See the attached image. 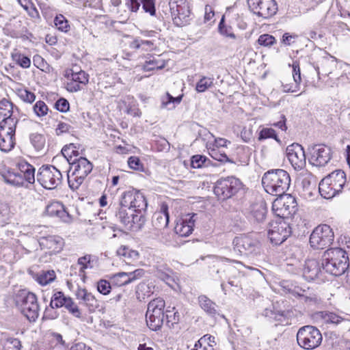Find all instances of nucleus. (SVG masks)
Instances as JSON below:
<instances>
[{"label": "nucleus", "instance_id": "39448f33", "mask_svg": "<svg viewBox=\"0 0 350 350\" xmlns=\"http://www.w3.org/2000/svg\"><path fill=\"white\" fill-rule=\"evenodd\" d=\"M165 301L161 298L154 299L148 304L146 320L148 327L153 330H159L165 318Z\"/></svg>", "mask_w": 350, "mask_h": 350}, {"label": "nucleus", "instance_id": "b1692460", "mask_svg": "<svg viewBox=\"0 0 350 350\" xmlns=\"http://www.w3.org/2000/svg\"><path fill=\"white\" fill-rule=\"evenodd\" d=\"M16 166L18 172L21 173L22 178L23 179V185L25 183H33L35 182V167L27 163L25 160H20L18 161Z\"/></svg>", "mask_w": 350, "mask_h": 350}, {"label": "nucleus", "instance_id": "4468645a", "mask_svg": "<svg viewBox=\"0 0 350 350\" xmlns=\"http://www.w3.org/2000/svg\"><path fill=\"white\" fill-rule=\"evenodd\" d=\"M120 204L133 209L134 211H146L148 206L143 193L133 189L122 194Z\"/></svg>", "mask_w": 350, "mask_h": 350}, {"label": "nucleus", "instance_id": "0e129e2a", "mask_svg": "<svg viewBox=\"0 0 350 350\" xmlns=\"http://www.w3.org/2000/svg\"><path fill=\"white\" fill-rule=\"evenodd\" d=\"M19 97L25 102L31 103L36 99L34 93L27 90H23L19 92Z\"/></svg>", "mask_w": 350, "mask_h": 350}, {"label": "nucleus", "instance_id": "dca6fc26", "mask_svg": "<svg viewBox=\"0 0 350 350\" xmlns=\"http://www.w3.org/2000/svg\"><path fill=\"white\" fill-rule=\"evenodd\" d=\"M310 163L317 167H323L331 160V148L325 144H315L308 148Z\"/></svg>", "mask_w": 350, "mask_h": 350}, {"label": "nucleus", "instance_id": "13d9d810", "mask_svg": "<svg viewBox=\"0 0 350 350\" xmlns=\"http://www.w3.org/2000/svg\"><path fill=\"white\" fill-rule=\"evenodd\" d=\"M111 282L106 280H100L97 282V290L98 291L104 295H108L111 292Z\"/></svg>", "mask_w": 350, "mask_h": 350}, {"label": "nucleus", "instance_id": "864d4df0", "mask_svg": "<svg viewBox=\"0 0 350 350\" xmlns=\"http://www.w3.org/2000/svg\"><path fill=\"white\" fill-rule=\"evenodd\" d=\"M33 111L38 117H42L47 114L49 108L45 103L42 100H38L33 105Z\"/></svg>", "mask_w": 350, "mask_h": 350}, {"label": "nucleus", "instance_id": "6e6552de", "mask_svg": "<svg viewBox=\"0 0 350 350\" xmlns=\"http://www.w3.org/2000/svg\"><path fill=\"white\" fill-rule=\"evenodd\" d=\"M334 234L332 229L327 224L316 227L310 237V245L316 250H323L330 246L334 241Z\"/></svg>", "mask_w": 350, "mask_h": 350}, {"label": "nucleus", "instance_id": "774afa93", "mask_svg": "<svg viewBox=\"0 0 350 350\" xmlns=\"http://www.w3.org/2000/svg\"><path fill=\"white\" fill-rule=\"evenodd\" d=\"M293 77L295 82L301 81V71L299 68V64L297 62H294L293 65Z\"/></svg>", "mask_w": 350, "mask_h": 350}, {"label": "nucleus", "instance_id": "20e7f679", "mask_svg": "<svg viewBox=\"0 0 350 350\" xmlns=\"http://www.w3.org/2000/svg\"><path fill=\"white\" fill-rule=\"evenodd\" d=\"M14 301L21 313L30 322L36 321L39 316L40 306L34 293L21 290L16 294Z\"/></svg>", "mask_w": 350, "mask_h": 350}, {"label": "nucleus", "instance_id": "423d86ee", "mask_svg": "<svg viewBox=\"0 0 350 350\" xmlns=\"http://www.w3.org/2000/svg\"><path fill=\"white\" fill-rule=\"evenodd\" d=\"M232 245L234 251L239 256H254L260 253V242L252 234L236 237Z\"/></svg>", "mask_w": 350, "mask_h": 350}, {"label": "nucleus", "instance_id": "f257e3e1", "mask_svg": "<svg viewBox=\"0 0 350 350\" xmlns=\"http://www.w3.org/2000/svg\"><path fill=\"white\" fill-rule=\"evenodd\" d=\"M291 178L288 173L282 169L269 170L262 178V185L267 193L281 196L289 188Z\"/></svg>", "mask_w": 350, "mask_h": 350}, {"label": "nucleus", "instance_id": "2f4dec72", "mask_svg": "<svg viewBox=\"0 0 350 350\" xmlns=\"http://www.w3.org/2000/svg\"><path fill=\"white\" fill-rule=\"evenodd\" d=\"M116 253L119 256L122 258L123 261L127 265H131L133 262L138 260L139 256L137 251L131 250L125 245L120 247Z\"/></svg>", "mask_w": 350, "mask_h": 350}, {"label": "nucleus", "instance_id": "cd10ccee", "mask_svg": "<svg viewBox=\"0 0 350 350\" xmlns=\"http://www.w3.org/2000/svg\"><path fill=\"white\" fill-rule=\"evenodd\" d=\"M135 211L129 207H125L120 204V206L116 212L115 216L116 219L127 229L132 228L131 224V219Z\"/></svg>", "mask_w": 350, "mask_h": 350}, {"label": "nucleus", "instance_id": "58836bf2", "mask_svg": "<svg viewBox=\"0 0 350 350\" xmlns=\"http://www.w3.org/2000/svg\"><path fill=\"white\" fill-rule=\"evenodd\" d=\"M64 159L69 164L71 161H73V157H76L79 155L78 150L77 146L74 144H70L63 147L61 151Z\"/></svg>", "mask_w": 350, "mask_h": 350}, {"label": "nucleus", "instance_id": "6ab92c4d", "mask_svg": "<svg viewBox=\"0 0 350 350\" xmlns=\"http://www.w3.org/2000/svg\"><path fill=\"white\" fill-rule=\"evenodd\" d=\"M66 77L70 81L67 82L66 88L70 92H77L81 90V85H85L89 81V75L83 70L68 72Z\"/></svg>", "mask_w": 350, "mask_h": 350}, {"label": "nucleus", "instance_id": "9d476101", "mask_svg": "<svg viewBox=\"0 0 350 350\" xmlns=\"http://www.w3.org/2000/svg\"><path fill=\"white\" fill-rule=\"evenodd\" d=\"M62 180L61 172L53 165H42L37 174V181L47 189H55Z\"/></svg>", "mask_w": 350, "mask_h": 350}, {"label": "nucleus", "instance_id": "09e8293b", "mask_svg": "<svg viewBox=\"0 0 350 350\" xmlns=\"http://www.w3.org/2000/svg\"><path fill=\"white\" fill-rule=\"evenodd\" d=\"M183 96H178L177 97H173L170 94H167V100H162L161 107H167L168 109H172L175 107L174 103L178 104L182 100Z\"/></svg>", "mask_w": 350, "mask_h": 350}, {"label": "nucleus", "instance_id": "bb28decb", "mask_svg": "<svg viewBox=\"0 0 350 350\" xmlns=\"http://www.w3.org/2000/svg\"><path fill=\"white\" fill-rule=\"evenodd\" d=\"M4 181L13 186L21 187L23 185V179L21 173L13 169H4L1 172Z\"/></svg>", "mask_w": 350, "mask_h": 350}, {"label": "nucleus", "instance_id": "49530a36", "mask_svg": "<svg viewBox=\"0 0 350 350\" xmlns=\"http://www.w3.org/2000/svg\"><path fill=\"white\" fill-rule=\"evenodd\" d=\"M12 58L17 64L23 68H28L31 66L30 59L20 53L12 54Z\"/></svg>", "mask_w": 350, "mask_h": 350}, {"label": "nucleus", "instance_id": "c03bdc74", "mask_svg": "<svg viewBox=\"0 0 350 350\" xmlns=\"http://www.w3.org/2000/svg\"><path fill=\"white\" fill-rule=\"evenodd\" d=\"M172 270L167 267L166 265H160L157 267L156 275L163 281H166L171 278Z\"/></svg>", "mask_w": 350, "mask_h": 350}, {"label": "nucleus", "instance_id": "a878e982", "mask_svg": "<svg viewBox=\"0 0 350 350\" xmlns=\"http://www.w3.org/2000/svg\"><path fill=\"white\" fill-rule=\"evenodd\" d=\"M319 190L321 196L325 199L332 198L340 192L336 187L333 185L332 182L327 177L321 180L319 185Z\"/></svg>", "mask_w": 350, "mask_h": 350}, {"label": "nucleus", "instance_id": "c756f323", "mask_svg": "<svg viewBox=\"0 0 350 350\" xmlns=\"http://www.w3.org/2000/svg\"><path fill=\"white\" fill-rule=\"evenodd\" d=\"M287 201L284 202L281 207H277V213L276 214L279 216V218L288 217L289 215L294 214L297 210L296 208V202L295 198H293L291 196H288L286 198Z\"/></svg>", "mask_w": 350, "mask_h": 350}, {"label": "nucleus", "instance_id": "69168bd1", "mask_svg": "<svg viewBox=\"0 0 350 350\" xmlns=\"http://www.w3.org/2000/svg\"><path fill=\"white\" fill-rule=\"evenodd\" d=\"M55 107L61 112H66L69 110L70 105L66 98H61L55 102Z\"/></svg>", "mask_w": 350, "mask_h": 350}, {"label": "nucleus", "instance_id": "ddd939ff", "mask_svg": "<svg viewBox=\"0 0 350 350\" xmlns=\"http://www.w3.org/2000/svg\"><path fill=\"white\" fill-rule=\"evenodd\" d=\"M250 10L256 16L268 19L278 12V4L275 0H247Z\"/></svg>", "mask_w": 350, "mask_h": 350}, {"label": "nucleus", "instance_id": "aec40b11", "mask_svg": "<svg viewBox=\"0 0 350 350\" xmlns=\"http://www.w3.org/2000/svg\"><path fill=\"white\" fill-rule=\"evenodd\" d=\"M38 242L42 250H48L53 254L60 252L64 245V239L59 236L42 237Z\"/></svg>", "mask_w": 350, "mask_h": 350}, {"label": "nucleus", "instance_id": "338daca9", "mask_svg": "<svg viewBox=\"0 0 350 350\" xmlns=\"http://www.w3.org/2000/svg\"><path fill=\"white\" fill-rule=\"evenodd\" d=\"M55 308H51L50 306L46 307L44 312V318L46 319L53 320L59 317V313L55 310Z\"/></svg>", "mask_w": 350, "mask_h": 350}, {"label": "nucleus", "instance_id": "e2e57ef3", "mask_svg": "<svg viewBox=\"0 0 350 350\" xmlns=\"http://www.w3.org/2000/svg\"><path fill=\"white\" fill-rule=\"evenodd\" d=\"M299 82H295L293 81V83H282V91L284 92H296L299 90Z\"/></svg>", "mask_w": 350, "mask_h": 350}, {"label": "nucleus", "instance_id": "f704fd0d", "mask_svg": "<svg viewBox=\"0 0 350 350\" xmlns=\"http://www.w3.org/2000/svg\"><path fill=\"white\" fill-rule=\"evenodd\" d=\"M165 66V62L161 59H157L154 57L150 55L145 61L142 69L144 71H152L155 69L161 70Z\"/></svg>", "mask_w": 350, "mask_h": 350}, {"label": "nucleus", "instance_id": "680f3d73", "mask_svg": "<svg viewBox=\"0 0 350 350\" xmlns=\"http://www.w3.org/2000/svg\"><path fill=\"white\" fill-rule=\"evenodd\" d=\"M92 256L90 254L85 255L84 256L80 257L78 259V264L81 265V268L79 269V272L84 273L85 269L92 267V266L90 265L91 262Z\"/></svg>", "mask_w": 350, "mask_h": 350}, {"label": "nucleus", "instance_id": "a211bd4d", "mask_svg": "<svg viewBox=\"0 0 350 350\" xmlns=\"http://www.w3.org/2000/svg\"><path fill=\"white\" fill-rule=\"evenodd\" d=\"M16 126L12 120H8V124L5 126L0 127V150L3 152H8L14 148V135Z\"/></svg>", "mask_w": 350, "mask_h": 350}, {"label": "nucleus", "instance_id": "c9c22d12", "mask_svg": "<svg viewBox=\"0 0 350 350\" xmlns=\"http://www.w3.org/2000/svg\"><path fill=\"white\" fill-rule=\"evenodd\" d=\"M70 298V297L65 296L62 291L55 292L51 297L50 306L56 308L65 307L67 301H68Z\"/></svg>", "mask_w": 350, "mask_h": 350}, {"label": "nucleus", "instance_id": "de8ad7c7", "mask_svg": "<svg viewBox=\"0 0 350 350\" xmlns=\"http://www.w3.org/2000/svg\"><path fill=\"white\" fill-rule=\"evenodd\" d=\"M213 85V78L203 77L197 83L196 90L198 92H204Z\"/></svg>", "mask_w": 350, "mask_h": 350}, {"label": "nucleus", "instance_id": "f03ea898", "mask_svg": "<svg viewBox=\"0 0 350 350\" xmlns=\"http://www.w3.org/2000/svg\"><path fill=\"white\" fill-rule=\"evenodd\" d=\"M321 261L323 270L331 275L340 276L347 269L349 257L347 252L341 248H329L324 252Z\"/></svg>", "mask_w": 350, "mask_h": 350}, {"label": "nucleus", "instance_id": "1a4fd4ad", "mask_svg": "<svg viewBox=\"0 0 350 350\" xmlns=\"http://www.w3.org/2000/svg\"><path fill=\"white\" fill-rule=\"evenodd\" d=\"M242 187L241 180L234 176H228L218 180L214 187L215 194L222 200L235 195Z\"/></svg>", "mask_w": 350, "mask_h": 350}, {"label": "nucleus", "instance_id": "4be33fe9", "mask_svg": "<svg viewBox=\"0 0 350 350\" xmlns=\"http://www.w3.org/2000/svg\"><path fill=\"white\" fill-rule=\"evenodd\" d=\"M196 214L187 215L180 220L175 226V232L180 237H188L193 230Z\"/></svg>", "mask_w": 350, "mask_h": 350}, {"label": "nucleus", "instance_id": "412c9836", "mask_svg": "<svg viewBox=\"0 0 350 350\" xmlns=\"http://www.w3.org/2000/svg\"><path fill=\"white\" fill-rule=\"evenodd\" d=\"M321 262L316 259H308L305 261L303 276L308 281L318 278L323 273Z\"/></svg>", "mask_w": 350, "mask_h": 350}, {"label": "nucleus", "instance_id": "4c0bfd02", "mask_svg": "<svg viewBox=\"0 0 350 350\" xmlns=\"http://www.w3.org/2000/svg\"><path fill=\"white\" fill-rule=\"evenodd\" d=\"M266 213L267 208L262 204H255L252 207L251 217L254 221L258 223H261L264 221Z\"/></svg>", "mask_w": 350, "mask_h": 350}, {"label": "nucleus", "instance_id": "bf43d9fd", "mask_svg": "<svg viewBox=\"0 0 350 350\" xmlns=\"http://www.w3.org/2000/svg\"><path fill=\"white\" fill-rule=\"evenodd\" d=\"M276 42L275 38L269 34L260 35L258 39V43L264 46H271Z\"/></svg>", "mask_w": 350, "mask_h": 350}, {"label": "nucleus", "instance_id": "e433bc0d", "mask_svg": "<svg viewBox=\"0 0 350 350\" xmlns=\"http://www.w3.org/2000/svg\"><path fill=\"white\" fill-rule=\"evenodd\" d=\"M145 212L146 211H135L130 221L131 224H132V228L130 230H138L144 226L146 221L144 214Z\"/></svg>", "mask_w": 350, "mask_h": 350}, {"label": "nucleus", "instance_id": "0eeeda50", "mask_svg": "<svg viewBox=\"0 0 350 350\" xmlns=\"http://www.w3.org/2000/svg\"><path fill=\"white\" fill-rule=\"evenodd\" d=\"M297 340L301 347L305 349H313L321 345L322 335L316 327L306 325L298 330Z\"/></svg>", "mask_w": 350, "mask_h": 350}, {"label": "nucleus", "instance_id": "6e6d98bb", "mask_svg": "<svg viewBox=\"0 0 350 350\" xmlns=\"http://www.w3.org/2000/svg\"><path fill=\"white\" fill-rule=\"evenodd\" d=\"M64 308L74 317L77 318L81 317V311L71 297L68 299V301H67V304Z\"/></svg>", "mask_w": 350, "mask_h": 350}, {"label": "nucleus", "instance_id": "8fccbe9b", "mask_svg": "<svg viewBox=\"0 0 350 350\" xmlns=\"http://www.w3.org/2000/svg\"><path fill=\"white\" fill-rule=\"evenodd\" d=\"M218 29H219V32L221 35H223L226 37H229L230 38H233V39L236 38V36L232 31V27L230 26H226L224 24V16H222V18L219 23Z\"/></svg>", "mask_w": 350, "mask_h": 350}, {"label": "nucleus", "instance_id": "2eb2a0df", "mask_svg": "<svg viewBox=\"0 0 350 350\" xmlns=\"http://www.w3.org/2000/svg\"><path fill=\"white\" fill-rule=\"evenodd\" d=\"M169 218L167 207V206H163L161 211L154 213L152 219V226L156 231L154 234L165 241L170 240V235L168 233L167 228Z\"/></svg>", "mask_w": 350, "mask_h": 350}, {"label": "nucleus", "instance_id": "052dcab7", "mask_svg": "<svg viewBox=\"0 0 350 350\" xmlns=\"http://www.w3.org/2000/svg\"><path fill=\"white\" fill-rule=\"evenodd\" d=\"M127 274L128 283H132L135 280L141 279L145 274V271L142 269H137L133 271L126 272Z\"/></svg>", "mask_w": 350, "mask_h": 350}, {"label": "nucleus", "instance_id": "393cba45", "mask_svg": "<svg viewBox=\"0 0 350 350\" xmlns=\"http://www.w3.org/2000/svg\"><path fill=\"white\" fill-rule=\"evenodd\" d=\"M335 66V59L333 56H324L317 64L313 63L312 66L317 72L319 79H320V69L325 75H328L332 72L333 67Z\"/></svg>", "mask_w": 350, "mask_h": 350}, {"label": "nucleus", "instance_id": "c85d7f7f", "mask_svg": "<svg viewBox=\"0 0 350 350\" xmlns=\"http://www.w3.org/2000/svg\"><path fill=\"white\" fill-rule=\"evenodd\" d=\"M28 273L34 280L42 286H45L52 282L56 277L55 273L53 270L41 271L38 273H35L32 270H29Z\"/></svg>", "mask_w": 350, "mask_h": 350}, {"label": "nucleus", "instance_id": "603ef678", "mask_svg": "<svg viewBox=\"0 0 350 350\" xmlns=\"http://www.w3.org/2000/svg\"><path fill=\"white\" fill-rule=\"evenodd\" d=\"M322 317L325 323L338 325L343 321V319L334 312H325Z\"/></svg>", "mask_w": 350, "mask_h": 350}, {"label": "nucleus", "instance_id": "a19ab883", "mask_svg": "<svg viewBox=\"0 0 350 350\" xmlns=\"http://www.w3.org/2000/svg\"><path fill=\"white\" fill-rule=\"evenodd\" d=\"M31 144L37 151L42 150L45 145V137L39 133H31L29 136Z\"/></svg>", "mask_w": 350, "mask_h": 350}, {"label": "nucleus", "instance_id": "ea45409f", "mask_svg": "<svg viewBox=\"0 0 350 350\" xmlns=\"http://www.w3.org/2000/svg\"><path fill=\"white\" fill-rule=\"evenodd\" d=\"M109 278L111 284L114 286H122L129 284L127 274L124 271L111 274Z\"/></svg>", "mask_w": 350, "mask_h": 350}, {"label": "nucleus", "instance_id": "5fc2aeb1", "mask_svg": "<svg viewBox=\"0 0 350 350\" xmlns=\"http://www.w3.org/2000/svg\"><path fill=\"white\" fill-rule=\"evenodd\" d=\"M62 206V203H60L59 202H53L46 206V209H45V213L49 216L57 217Z\"/></svg>", "mask_w": 350, "mask_h": 350}, {"label": "nucleus", "instance_id": "5701e85b", "mask_svg": "<svg viewBox=\"0 0 350 350\" xmlns=\"http://www.w3.org/2000/svg\"><path fill=\"white\" fill-rule=\"evenodd\" d=\"M75 295L77 299L86 306L90 312H94L99 307V303L94 295L85 288L78 287Z\"/></svg>", "mask_w": 350, "mask_h": 350}, {"label": "nucleus", "instance_id": "473e14b6", "mask_svg": "<svg viewBox=\"0 0 350 350\" xmlns=\"http://www.w3.org/2000/svg\"><path fill=\"white\" fill-rule=\"evenodd\" d=\"M288 312L282 310H275L271 308H266L263 312V315L275 321L288 323Z\"/></svg>", "mask_w": 350, "mask_h": 350}, {"label": "nucleus", "instance_id": "4d7b16f0", "mask_svg": "<svg viewBox=\"0 0 350 350\" xmlns=\"http://www.w3.org/2000/svg\"><path fill=\"white\" fill-rule=\"evenodd\" d=\"M211 157L218 161L226 163L231 162L226 153L221 152L219 149L213 148L209 152Z\"/></svg>", "mask_w": 350, "mask_h": 350}, {"label": "nucleus", "instance_id": "9b49d317", "mask_svg": "<svg viewBox=\"0 0 350 350\" xmlns=\"http://www.w3.org/2000/svg\"><path fill=\"white\" fill-rule=\"evenodd\" d=\"M170 7L174 24L183 27L189 23L191 10L187 0H174L170 2Z\"/></svg>", "mask_w": 350, "mask_h": 350}, {"label": "nucleus", "instance_id": "f3484780", "mask_svg": "<svg viewBox=\"0 0 350 350\" xmlns=\"http://www.w3.org/2000/svg\"><path fill=\"white\" fill-rule=\"evenodd\" d=\"M287 158L295 170H301L306 165V155L304 148L298 144H293L287 146Z\"/></svg>", "mask_w": 350, "mask_h": 350}, {"label": "nucleus", "instance_id": "79ce46f5", "mask_svg": "<svg viewBox=\"0 0 350 350\" xmlns=\"http://www.w3.org/2000/svg\"><path fill=\"white\" fill-rule=\"evenodd\" d=\"M54 24L56 28L61 31L68 32L70 30L68 21L62 14H58L55 16Z\"/></svg>", "mask_w": 350, "mask_h": 350}, {"label": "nucleus", "instance_id": "a18cd8bd", "mask_svg": "<svg viewBox=\"0 0 350 350\" xmlns=\"http://www.w3.org/2000/svg\"><path fill=\"white\" fill-rule=\"evenodd\" d=\"M139 3V8L142 5L145 12L149 13L150 16L156 14L155 0H135Z\"/></svg>", "mask_w": 350, "mask_h": 350}, {"label": "nucleus", "instance_id": "f8f14e48", "mask_svg": "<svg viewBox=\"0 0 350 350\" xmlns=\"http://www.w3.org/2000/svg\"><path fill=\"white\" fill-rule=\"evenodd\" d=\"M291 234V228L282 218H278L269 223L268 237L271 242L278 245L282 244Z\"/></svg>", "mask_w": 350, "mask_h": 350}, {"label": "nucleus", "instance_id": "7ed1b4c3", "mask_svg": "<svg viewBox=\"0 0 350 350\" xmlns=\"http://www.w3.org/2000/svg\"><path fill=\"white\" fill-rule=\"evenodd\" d=\"M68 173L69 187L75 191L79 188L85 178L92 172L93 165L86 158L80 157L71 161Z\"/></svg>", "mask_w": 350, "mask_h": 350}, {"label": "nucleus", "instance_id": "7c9ffc66", "mask_svg": "<svg viewBox=\"0 0 350 350\" xmlns=\"http://www.w3.org/2000/svg\"><path fill=\"white\" fill-rule=\"evenodd\" d=\"M198 303L200 308L209 316L215 317L218 314L217 305L211 300L206 295H200L198 297Z\"/></svg>", "mask_w": 350, "mask_h": 350}, {"label": "nucleus", "instance_id": "37998d69", "mask_svg": "<svg viewBox=\"0 0 350 350\" xmlns=\"http://www.w3.org/2000/svg\"><path fill=\"white\" fill-rule=\"evenodd\" d=\"M210 163V160L204 155H193L191 159V165L193 168H200L207 166Z\"/></svg>", "mask_w": 350, "mask_h": 350}, {"label": "nucleus", "instance_id": "72a5a7b5", "mask_svg": "<svg viewBox=\"0 0 350 350\" xmlns=\"http://www.w3.org/2000/svg\"><path fill=\"white\" fill-rule=\"evenodd\" d=\"M327 178L332 182L333 185L336 187L341 191L346 183V174L344 171L338 170L332 172Z\"/></svg>", "mask_w": 350, "mask_h": 350}, {"label": "nucleus", "instance_id": "3c124183", "mask_svg": "<svg viewBox=\"0 0 350 350\" xmlns=\"http://www.w3.org/2000/svg\"><path fill=\"white\" fill-rule=\"evenodd\" d=\"M268 138H273L277 142H280L274 129L271 128H263L259 132L258 140L262 141Z\"/></svg>", "mask_w": 350, "mask_h": 350}]
</instances>
